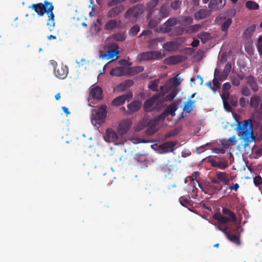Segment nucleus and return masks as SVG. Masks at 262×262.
<instances>
[{
    "label": "nucleus",
    "mask_w": 262,
    "mask_h": 262,
    "mask_svg": "<svg viewBox=\"0 0 262 262\" xmlns=\"http://www.w3.org/2000/svg\"><path fill=\"white\" fill-rule=\"evenodd\" d=\"M39 16H43L45 13H47L48 15V19L47 25L49 30L52 31L55 27L54 14L53 10L54 6L51 2L45 1L43 3H39L38 4H34L30 6Z\"/></svg>",
    "instance_id": "1"
},
{
    "label": "nucleus",
    "mask_w": 262,
    "mask_h": 262,
    "mask_svg": "<svg viewBox=\"0 0 262 262\" xmlns=\"http://www.w3.org/2000/svg\"><path fill=\"white\" fill-rule=\"evenodd\" d=\"M252 126V121L250 119L237 122L236 130L239 133H242V138L244 142L242 146L244 149L247 148L250 143L255 140Z\"/></svg>",
    "instance_id": "2"
},
{
    "label": "nucleus",
    "mask_w": 262,
    "mask_h": 262,
    "mask_svg": "<svg viewBox=\"0 0 262 262\" xmlns=\"http://www.w3.org/2000/svg\"><path fill=\"white\" fill-rule=\"evenodd\" d=\"M236 13V10L233 8L220 14L215 18V23L221 26L223 32L225 33L228 32L232 23V19L235 16Z\"/></svg>",
    "instance_id": "3"
},
{
    "label": "nucleus",
    "mask_w": 262,
    "mask_h": 262,
    "mask_svg": "<svg viewBox=\"0 0 262 262\" xmlns=\"http://www.w3.org/2000/svg\"><path fill=\"white\" fill-rule=\"evenodd\" d=\"M107 106L102 104L98 109L92 110V123L95 126H100L105 121L107 114Z\"/></svg>",
    "instance_id": "4"
},
{
    "label": "nucleus",
    "mask_w": 262,
    "mask_h": 262,
    "mask_svg": "<svg viewBox=\"0 0 262 262\" xmlns=\"http://www.w3.org/2000/svg\"><path fill=\"white\" fill-rule=\"evenodd\" d=\"M143 12V6L137 4L128 9L125 12L124 17L126 19H137Z\"/></svg>",
    "instance_id": "5"
},
{
    "label": "nucleus",
    "mask_w": 262,
    "mask_h": 262,
    "mask_svg": "<svg viewBox=\"0 0 262 262\" xmlns=\"http://www.w3.org/2000/svg\"><path fill=\"white\" fill-rule=\"evenodd\" d=\"M164 95L163 94L159 93L154 95L152 97L147 99L144 103V108L146 112H150L151 111V107L155 104L157 105L163 103V101L160 99Z\"/></svg>",
    "instance_id": "6"
},
{
    "label": "nucleus",
    "mask_w": 262,
    "mask_h": 262,
    "mask_svg": "<svg viewBox=\"0 0 262 262\" xmlns=\"http://www.w3.org/2000/svg\"><path fill=\"white\" fill-rule=\"evenodd\" d=\"M161 53L157 51H151L142 52L138 55L140 60H157L162 58Z\"/></svg>",
    "instance_id": "7"
},
{
    "label": "nucleus",
    "mask_w": 262,
    "mask_h": 262,
    "mask_svg": "<svg viewBox=\"0 0 262 262\" xmlns=\"http://www.w3.org/2000/svg\"><path fill=\"white\" fill-rule=\"evenodd\" d=\"M178 24V18L170 17L168 19L160 28V31L163 33H168L172 31L173 27Z\"/></svg>",
    "instance_id": "8"
},
{
    "label": "nucleus",
    "mask_w": 262,
    "mask_h": 262,
    "mask_svg": "<svg viewBox=\"0 0 262 262\" xmlns=\"http://www.w3.org/2000/svg\"><path fill=\"white\" fill-rule=\"evenodd\" d=\"M132 125V121L129 119L122 120L118 125L117 129L118 135L123 136L130 129Z\"/></svg>",
    "instance_id": "9"
},
{
    "label": "nucleus",
    "mask_w": 262,
    "mask_h": 262,
    "mask_svg": "<svg viewBox=\"0 0 262 262\" xmlns=\"http://www.w3.org/2000/svg\"><path fill=\"white\" fill-rule=\"evenodd\" d=\"M132 97L133 94L132 93H127L115 98L112 102V104L115 106H119L124 103L126 100L129 101Z\"/></svg>",
    "instance_id": "10"
},
{
    "label": "nucleus",
    "mask_w": 262,
    "mask_h": 262,
    "mask_svg": "<svg viewBox=\"0 0 262 262\" xmlns=\"http://www.w3.org/2000/svg\"><path fill=\"white\" fill-rule=\"evenodd\" d=\"M239 227H237L234 230H233V232L235 233H233L229 231V233L227 234V238L231 242L236 244V245H240L241 241L239 238Z\"/></svg>",
    "instance_id": "11"
},
{
    "label": "nucleus",
    "mask_w": 262,
    "mask_h": 262,
    "mask_svg": "<svg viewBox=\"0 0 262 262\" xmlns=\"http://www.w3.org/2000/svg\"><path fill=\"white\" fill-rule=\"evenodd\" d=\"M103 138L104 140L107 142H114L118 140V135L114 129L109 128L106 130Z\"/></svg>",
    "instance_id": "12"
},
{
    "label": "nucleus",
    "mask_w": 262,
    "mask_h": 262,
    "mask_svg": "<svg viewBox=\"0 0 262 262\" xmlns=\"http://www.w3.org/2000/svg\"><path fill=\"white\" fill-rule=\"evenodd\" d=\"M90 96L92 98L100 100L103 98L102 90L99 86L92 85L90 89Z\"/></svg>",
    "instance_id": "13"
},
{
    "label": "nucleus",
    "mask_w": 262,
    "mask_h": 262,
    "mask_svg": "<svg viewBox=\"0 0 262 262\" xmlns=\"http://www.w3.org/2000/svg\"><path fill=\"white\" fill-rule=\"evenodd\" d=\"M226 5V0H211L208 4L210 11H217L223 8Z\"/></svg>",
    "instance_id": "14"
},
{
    "label": "nucleus",
    "mask_w": 262,
    "mask_h": 262,
    "mask_svg": "<svg viewBox=\"0 0 262 262\" xmlns=\"http://www.w3.org/2000/svg\"><path fill=\"white\" fill-rule=\"evenodd\" d=\"M54 72L56 77L61 79H64L68 75V68L67 66L61 65L57 67L54 70Z\"/></svg>",
    "instance_id": "15"
},
{
    "label": "nucleus",
    "mask_w": 262,
    "mask_h": 262,
    "mask_svg": "<svg viewBox=\"0 0 262 262\" xmlns=\"http://www.w3.org/2000/svg\"><path fill=\"white\" fill-rule=\"evenodd\" d=\"M124 9V7L122 5H117L111 9L107 12V17L113 18L117 16L120 14Z\"/></svg>",
    "instance_id": "16"
},
{
    "label": "nucleus",
    "mask_w": 262,
    "mask_h": 262,
    "mask_svg": "<svg viewBox=\"0 0 262 262\" xmlns=\"http://www.w3.org/2000/svg\"><path fill=\"white\" fill-rule=\"evenodd\" d=\"M215 176L219 180L220 182H223L226 185H229L230 180L228 174L225 172L220 171H215Z\"/></svg>",
    "instance_id": "17"
},
{
    "label": "nucleus",
    "mask_w": 262,
    "mask_h": 262,
    "mask_svg": "<svg viewBox=\"0 0 262 262\" xmlns=\"http://www.w3.org/2000/svg\"><path fill=\"white\" fill-rule=\"evenodd\" d=\"M211 11L209 9V10L206 9H201L194 13V18L196 20L205 19L211 15Z\"/></svg>",
    "instance_id": "18"
},
{
    "label": "nucleus",
    "mask_w": 262,
    "mask_h": 262,
    "mask_svg": "<svg viewBox=\"0 0 262 262\" xmlns=\"http://www.w3.org/2000/svg\"><path fill=\"white\" fill-rule=\"evenodd\" d=\"M126 69L123 67H118L112 69L110 71V75L114 76H122L126 75Z\"/></svg>",
    "instance_id": "19"
},
{
    "label": "nucleus",
    "mask_w": 262,
    "mask_h": 262,
    "mask_svg": "<svg viewBox=\"0 0 262 262\" xmlns=\"http://www.w3.org/2000/svg\"><path fill=\"white\" fill-rule=\"evenodd\" d=\"M247 83L250 86L252 91L256 92L258 90V86L254 77L252 75L246 77Z\"/></svg>",
    "instance_id": "20"
},
{
    "label": "nucleus",
    "mask_w": 262,
    "mask_h": 262,
    "mask_svg": "<svg viewBox=\"0 0 262 262\" xmlns=\"http://www.w3.org/2000/svg\"><path fill=\"white\" fill-rule=\"evenodd\" d=\"M126 73L127 76H134L144 70V67L142 66H136L126 68Z\"/></svg>",
    "instance_id": "21"
},
{
    "label": "nucleus",
    "mask_w": 262,
    "mask_h": 262,
    "mask_svg": "<svg viewBox=\"0 0 262 262\" xmlns=\"http://www.w3.org/2000/svg\"><path fill=\"white\" fill-rule=\"evenodd\" d=\"M177 143L178 142L177 141L166 142L160 145V148L162 149L165 150L167 152H171L173 150L174 147Z\"/></svg>",
    "instance_id": "22"
},
{
    "label": "nucleus",
    "mask_w": 262,
    "mask_h": 262,
    "mask_svg": "<svg viewBox=\"0 0 262 262\" xmlns=\"http://www.w3.org/2000/svg\"><path fill=\"white\" fill-rule=\"evenodd\" d=\"M223 214L227 216L229 222L235 223L236 222V216L235 214L229 208L224 207L222 209Z\"/></svg>",
    "instance_id": "23"
},
{
    "label": "nucleus",
    "mask_w": 262,
    "mask_h": 262,
    "mask_svg": "<svg viewBox=\"0 0 262 262\" xmlns=\"http://www.w3.org/2000/svg\"><path fill=\"white\" fill-rule=\"evenodd\" d=\"M119 51L117 49H114L112 50H109L106 53L101 54L100 57L101 58H105L107 59H113L115 57V59L118 58Z\"/></svg>",
    "instance_id": "24"
},
{
    "label": "nucleus",
    "mask_w": 262,
    "mask_h": 262,
    "mask_svg": "<svg viewBox=\"0 0 262 262\" xmlns=\"http://www.w3.org/2000/svg\"><path fill=\"white\" fill-rule=\"evenodd\" d=\"M159 0H151L147 4V9L148 10L147 14V17L151 18L153 12L155 11L154 8L157 5Z\"/></svg>",
    "instance_id": "25"
},
{
    "label": "nucleus",
    "mask_w": 262,
    "mask_h": 262,
    "mask_svg": "<svg viewBox=\"0 0 262 262\" xmlns=\"http://www.w3.org/2000/svg\"><path fill=\"white\" fill-rule=\"evenodd\" d=\"M183 59L181 55H175L170 56L166 59V62L168 64H176L181 62Z\"/></svg>",
    "instance_id": "26"
},
{
    "label": "nucleus",
    "mask_w": 262,
    "mask_h": 262,
    "mask_svg": "<svg viewBox=\"0 0 262 262\" xmlns=\"http://www.w3.org/2000/svg\"><path fill=\"white\" fill-rule=\"evenodd\" d=\"M121 23V20L119 21V23ZM119 24L116 19H111L108 21L104 26V29L105 30L110 31L116 28L119 27Z\"/></svg>",
    "instance_id": "27"
},
{
    "label": "nucleus",
    "mask_w": 262,
    "mask_h": 262,
    "mask_svg": "<svg viewBox=\"0 0 262 262\" xmlns=\"http://www.w3.org/2000/svg\"><path fill=\"white\" fill-rule=\"evenodd\" d=\"M141 106V103L139 101H134L127 105V108L130 113L137 112Z\"/></svg>",
    "instance_id": "28"
},
{
    "label": "nucleus",
    "mask_w": 262,
    "mask_h": 262,
    "mask_svg": "<svg viewBox=\"0 0 262 262\" xmlns=\"http://www.w3.org/2000/svg\"><path fill=\"white\" fill-rule=\"evenodd\" d=\"M260 101V98L259 96L255 95L251 97L249 103L250 106L252 108L256 109L258 108Z\"/></svg>",
    "instance_id": "29"
},
{
    "label": "nucleus",
    "mask_w": 262,
    "mask_h": 262,
    "mask_svg": "<svg viewBox=\"0 0 262 262\" xmlns=\"http://www.w3.org/2000/svg\"><path fill=\"white\" fill-rule=\"evenodd\" d=\"M195 102V101L194 100H188L187 102H185L183 106V111L188 113H190L194 107V104Z\"/></svg>",
    "instance_id": "30"
},
{
    "label": "nucleus",
    "mask_w": 262,
    "mask_h": 262,
    "mask_svg": "<svg viewBox=\"0 0 262 262\" xmlns=\"http://www.w3.org/2000/svg\"><path fill=\"white\" fill-rule=\"evenodd\" d=\"M255 30V26L252 25L248 27L244 32L243 37L245 39L250 38L253 35V32Z\"/></svg>",
    "instance_id": "31"
},
{
    "label": "nucleus",
    "mask_w": 262,
    "mask_h": 262,
    "mask_svg": "<svg viewBox=\"0 0 262 262\" xmlns=\"http://www.w3.org/2000/svg\"><path fill=\"white\" fill-rule=\"evenodd\" d=\"M193 23V19L190 16H182L181 19L178 21V23L183 26H187Z\"/></svg>",
    "instance_id": "32"
},
{
    "label": "nucleus",
    "mask_w": 262,
    "mask_h": 262,
    "mask_svg": "<svg viewBox=\"0 0 262 262\" xmlns=\"http://www.w3.org/2000/svg\"><path fill=\"white\" fill-rule=\"evenodd\" d=\"M167 114L166 113L165 111L161 113L156 119L154 120H151L149 123L148 125L150 126H154L156 124L157 122H159L162 120H164V119L166 118V116H167Z\"/></svg>",
    "instance_id": "33"
},
{
    "label": "nucleus",
    "mask_w": 262,
    "mask_h": 262,
    "mask_svg": "<svg viewBox=\"0 0 262 262\" xmlns=\"http://www.w3.org/2000/svg\"><path fill=\"white\" fill-rule=\"evenodd\" d=\"M184 29L180 26L174 27L172 31L169 33L170 36H178L182 35L184 32Z\"/></svg>",
    "instance_id": "34"
},
{
    "label": "nucleus",
    "mask_w": 262,
    "mask_h": 262,
    "mask_svg": "<svg viewBox=\"0 0 262 262\" xmlns=\"http://www.w3.org/2000/svg\"><path fill=\"white\" fill-rule=\"evenodd\" d=\"M213 218L218 221L220 223L223 224H226L229 222V220L227 216H224L220 213L215 214L213 216Z\"/></svg>",
    "instance_id": "35"
},
{
    "label": "nucleus",
    "mask_w": 262,
    "mask_h": 262,
    "mask_svg": "<svg viewBox=\"0 0 262 262\" xmlns=\"http://www.w3.org/2000/svg\"><path fill=\"white\" fill-rule=\"evenodd\" d=\"M228 76L227 75H225V73L224 72L223 73H221L218 69H215L214 77L217 78L219 80L221 81L225 80L227 78Z\"/></svg>",
    "instance_id": "36"
},
{
    "label": "nucleus",
    "mask_w": 262,
    "mask_h": 262,
    "mask_svg": "<svg viewBox=\"0 0 262 262\" xmlns=\"http://www.w3.org/2000/svg\"><path fill=\"white\" fill-rule=\"evenodd\" d=\"M177 108L178 107L177 105L175 104L172 103L167 107L165 110V112L167 114V115H170L173 116L175 115V112L177 111Z\"/></svg>",
    "instance_id": "37"
},
{
    "label": "nucleus",
    "mask_w": 262,
    "mask_h": 262,
    "mask_svg": "<svg viewBox=\"0 0 262 262\" xmlns=\"http://www.w3.org/2000/svg\"><path fill=\"white\" fill-rule=\"evenodd\" d=\"M246 7L250 10H257L259 8V5L256 2L249 1L246 3Z\"/></svg>",
    "instance_id": "38"
},
{
    "label": "nucleus",
    "mask_w": 262,
    "mask_h": 262,
    "mask_svg": "<svg viewBox=\"0 0 262 262\" xmlns=\"http://www.w3.org/2000/svg\"><path fill=\"white\" fill-rule=\"evenodd\" d=\"M202 26L200 24H196L189 26L187 30V32L189 33H194L201 29Z\"/></svg>",
    "instance_id": "39"
},
{
    "label": "nucleus",
    "mask_w": 262,
    "mask_h": 262,
    "mask_svg": "<svg viewBox=\"0 0 262 262\" xmlns=\"http://www.w3.org/2000/svg\"><path fill=\"white\" fill-rule=\"evenodd\" d=\"M160 15L162 18H165L168 16L169 13L167 7L165 5H162L159 9Z\"/></svg>",
    "instance_id": "40"
},
{
    "label": "nucleus",
    "mask_w": 262,
    "mask_h": 262,
    "mask_svg": "<svg viewBox=\"0 0 262 262\" xmlns=\"http://www.w3.org/2000/svg\"><path fill=\"white\" fill-rule=\"evenodd\" d=\"M198 37L202 42H205L210 38V34L206 32H202L198 35Z\"/></svg>",
    "instance_id": "41"
},
{
    "label": "nucleus",
    "mask_w": 262,
    "mask_h": 262,
    "mask_svg": "<svg viewBox=\"0 0 262 262\" xmlns=\"http://www.w3.org/2000/svg\"><path fill=\"white\" fill-rule=\"evenodd\" d=\"M160 19L159 18H151L148 23V26L149 28L152 29L156 27L159 23L160 22Z\"/></svg>",
    "instance_id": "42"
},
{
    "label": "nucleus",
    "mask_w": 262,
    "mask_h": 262,
    "mask_svg": "<svg viewBox=\"0 0 262 262\" xmlns=\"http://www.w3.org/2000/svg\"><path fill=\"white\" fill-rule=\"evenodd\" d=\"M113 38L117 41H122L125 39V35L123 33H117L113 34Z\"/></svg>",
    "instance_id": "43"
},
{
    "label": "nucleus",
    "mask_w": 262,
    "mask_h": 262,
    "mask_svg": "<svg viewBox=\"0 0 262 262\" xmlns=\"http://www.w3.org/2000/svg\"><path fill=\"white\" fill-rule=\"evenodd\" d=\"M158 82L159 80L156 79L154 81H152L150 84L148 85V88L152 90V91L157 92L158 91Z\"/></svg>",
    "instance_id": "44"
},
{
    "label": "nucleus",
    "mask_w": 262,
    "mask_h": 262,
    "mask_svg": "<svg viewBox=\"0 0 262 262\" xmlns=\"http://www.w3.org/2000/svg\"><path fill=\"white\" fill-rule=\"evenodd\" d=\"M174 42L172 41L166 42L163 46V49L165 50L168 51H172L174 49Z\"/></svg>",
    "instance_id": "45"
},
{
    "label": "nucleus",
    "mask_w": 262,
    "mask_h": 262,
    "mask_svg": "<svg viewBox=\"0 0 262 262\" xmlns=\"http://www.w3.org/2000/svg\"><path fill=\"white\" fill-rule=\"evenodd\" d=\"M176 90H173L165 96V100L167 101H171L177 94Z\"/></svg>",
    "instance_id": "46"
},
{
    "label": "nucleus",
    "mask_w": 262,
    "mask_h": 262,
    "mask_svg": "<svg viewBox=\"0 0 262 262\" xmlns=\"http://www.w3.org/2000/svg\"><path fill=\"white\" fill-rule=\"evenodd\" d=\"M140 31V27L138 25H135L129 30V34L133 36H136Z\"/></svg>",
    "instance_id": "47"
},
{
    "label": "nucleus",
    "mask_w": 262,
    "mask_h": 262,
    "mask_svg": "<svg viewBox=\"0 0 262 262\" xmlns=\"http://www.w3.org/2000/svg\"><path fill=\"white\" fill-rule=\"evenodd\" d=\"M182 4V2L179 0H175L171 3L170 6L173 10H177Z\"/></svg>",
    "instance_id": "48"
},
{
    "label": "nucleus",
    "mask_w": 262,
    "mask_h": 262,
    "mask_svg": "<svg viewBox=\"0 0 262 262\" xmlns=\"http://www.w3.org/2000/svg\"><path fill=\"white\" fill-rule=\"evenodd\" d=\"M179 132V130L178 129H174L167 133L165 135V138L167 139L170 137L175 136L178 134Z\"/></svg>",
    "instance_id": "49"
},
{
    "label": "nucleus",
    "mask_w": 262,
    "mask_h": 262,
    "mask_svg": "<svg viewBox=\"0 0 262 262\" xmlns=\"http://www.w3.org/2000/svg\"><path fill=\"white\" fill-rule=\"evenodd\" d=\"M127 0H111L110 1L108 4V7H113L117 5L118 4H120L121 3H124L126 2Z\"/></svg>",
    "instance_id": "50"
},
{
    "label": "nucleus",
    "mask_w": 262,
    "mask_h": 262,
    "mask_svg": "<svg viewBox=\"0 0 262 262\" xmlns=\"http://www.w3.org/2000/svg\"><path fill=\"white\" fill-rule=\"evenodd\" d=\"M228 167V161L227 160H223L221 161H219V164L217 168H219L220 169L224 170L226 168Z\"/></svg>",
    "instance_id": "51"
},
{
    "label": "nucleus",
    "mask_w": 262,
    "mask_h": 262,
    "mask_svg": "<svg viewBox=\"0 0 262 262\" xmlns=\"http://www.w3.org/2000/svg\"><path fill=\"white\" fill-rule=\"evenodd\" d=\"M253 183L256 186H259L262 184V178L260 176H256L253 178Z\"/></svg>",
    "instance_id": "52"
},
{
    "label": "nucleus",
    "mask_w": 262,
    "mask_h": 262,
    "mask_svg": "<svg viewBox=\"0 0 262 262\" xmlns=\"http://www.w3.org/2000/svg\"><path fill=\"white\" fill-rule=\"evenodd\" d=\"M231 63L230 62H227L224 67L223 72L225 73V75H228L231 71Z\"/></svg>",
    "instance_id": "53"
},
{
    "label": "nucleus",
    "mask_w": 262,
    "mask_h": 262,
    "mask_svg": "<svg viewBox=\"0 0 262 262\" xmlns=\"http://www.w3.org/2000/svg\"><path fill=\"white\" fill-rule=\"evenodd\" d=\"M241 93L244 96H249L251 94V91L247 86H245L242 88Z\"/></svg>",
    "instance_id": "54"
},
{
    "label": "nucleus",
    "mask_w": 262,
    "mask_h": 262,
    "mask_svg": "<svg viewBox=\"0 0 262 262\" xmlns=\"http://www.w3.org/2000/svg\"><path fill=\"white\" fill-rule=\"evenodd\" d=\"M231 81L232 84L234 86H238L241 83V80L237 78V77L235 76H232L231 77Z\"/></svg>",
    "instance_id": "55"
},
{
    "label": "nucleus",
    "mask_w": 262,
    "mask_h": 262,
    "mask_svg": "<svg viewBox=\"0 0 262 262\" xmlns=\"http://www.w3.org/2000/svg\"><path fill=\"white\" fill-rule=\"evenodd\" d=\"M249 101L245 97H241L239 99V104L241 107H244L248 105Z\"/></svg>",
    "instance_id": "56"
},
{
    "label": "nucleus",
    "mask_w": 262,
    "mask_h": 262,
    "mask_svg": "<svg viewBox=\"0 0 262 262\" xmlns=\"http://www.w3.org/2000/svg\"><path fill=\"white\" fill-rule=\"evenodd\" d=\"M221 96L223 100V101H228L230 96V94L229 92L222 91Z\"/></svg>",
    "instance_id": "57"
},
{
    "label": "nucleus",
    "mask_w": 262,
    "mask_h": 262,
    "mask_svg": "<svg viewBox=\"0 0 262 262\" xmlns=\"http://www.w3.org/2000/svg\"><path fill=\"white\" fill-rule=\"evenodd\" d=\"M230 102L233 106L236 107L237 105V98L235 97L231 96L230 99Z\"/></svg>",
    "instance_id": "58"
},
{
    "label": "nucleus",
    "mask_w": 262,
    "mask_h": 262,
    "mask_svg": "<svg viewBox=\"0 0 262 262\" xmlns=\"http://www.w3.org/2000/svg\"><path fill=\"white\" fill-rule=\"evenodd\" d=\"M231 88V84L229 82H227L223 84L222 86V91L228 92Z\"/></svg>",
    "instance_id": "59"
},
{
    "label": "nucleus",
    "mask_w": 262,
    "mask_h": 262,
    "mask_svg": "<svg viewBox=\"0 0 262 262\" xmlns=\"http://www.w3.org/2000/svg\"><path fill=\"white\" fill-rule=\"evenodd\" d=\"M223 105H224V107L226 111H227V112L231 111V107L230 106V104L228 102V101H223Z\"/></svg>",
    "instance_id": "60"
},
{
    "label": "nucleus",
    "mask_w": 262,
    "mask_h": 262,
    "mask_svg": "<svg viewBox=\"0 0 262 262\" xmlns=\"http://www.w3.org/2000/svg\"><path fill=\"white\" fill-rule=\"evenodd\" d=\"M220 80L214 77V79H213V84L214 86L216 88V89H220L221 87V83L219 81Z\"/></svg>",
    "instance_id": "61"
},
{
    "label": "nucleus",
    "mask_w": 262,
    "mask_h": 262,
    "mask_svg": "<svg viewBox=\"0 0 262 262\" xmlns=\"http://www.w3.org/2000/svg\"><path fill=\"white\" fill-rule=\"evenodd\" d=\"M213 152L217 154H224L225 152V150L222 148H214L213 149Z\"/></svg>",
    "instance_id": "62"
},
{
    "label": "nucleus",
    "mask_w": 262,
    "mask_h": 262,
    "mask_svg": "<svg viewBox=\"0 0 262 262\" xmlns=\"http://www.w3.org/2000/svg\"><path fill=\"white\" fill-rule=\"evenodd\" d=\"M228 142L231 145H234L236 142V139L235 136H233L229 138L228 140Z\"/></svg>",
    "instance_id": "63"
},
{
    "label": "nucleus",
    "mask_w": 262,
    "mask_h": 262,
    "mask_svg": "<svg viewBox=\"0 0 262 262\" xmlns=\"http://www.w3.org/2000/svg\"><path fill=\"white\" fill-rule=\"evenodd\" d=\"M209 162L212 167H217L219 161H217L214 159H210L209 160Z\"/></svg>",
    "instance_id": "64"
}]
</instances>
